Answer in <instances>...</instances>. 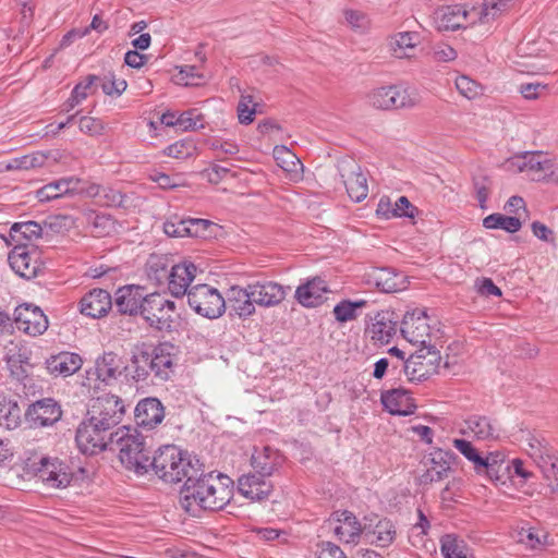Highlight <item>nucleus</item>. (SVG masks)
I'll use <instances>...</instances> for the list:
<instances>
[{
	"mask_svg": "<svg viewBox=\"0 0 558 558\" xmlns=\"http://www.w3.org/2000/svg\"><path fill=\"white\" fill-rule=\"evenodd\" d=\"M232 496L233 481L221 473H204L201 463L196 466V474L184 482L179 502L186 513L199 518L205 511L222 510Z\"/></svg>",
	"mask_w": 558,
	"mask_h": 558,
	"instance_id": "f257e3e1",
	"label": "nucleus"
},
{
	"mask_svg": "<svg viewBox=\"0 0 558 558\" xmlns=\"http://www.w3.org/2000/svg\"><path fill=\"white\" fill-rule=\"evenodd\" d=\"M112 451H118L121 464L136 473L144 475L149 470L150 450L146 446L145 438L136 429L129 426H121L114 430L111 438Z\"/></svg>",
	"mask_w": 558,
	"mask_h": 558,
	"instance_id": "f03ea898",
	"label": "nucleus"
},
{
	"mask_svg": "<svg viewBox=\"0 0 558 558\" xmlns=\"http://www.w3.org/2000/svg\"><path fill=\"white\" fill-rule=\"evenodd\" d=\"M199 460L182 452L173 445L159 448L155 456L150 457L149 469H153L159 478L167 483H179L190 475L196 474Z\"/></svg>",
	"mask_w": 558,
	"mask_h": 558,
	"instance_id": "7ed1b4c3",
	"label": "nucleus"
},
{
	"mask_svg": "<svg viewBox=\"0 0 558 558\" xmlns=\"http://www.w3.org/2000/svg\"><path fill=\"white\" fill-rule=\"evenodd\" d=\"M493 15H484V2L480 8L472 7L470 10L461 4L445 5L434 13V21L438 31H456L477 22L488 23Z\"/></svg>",
	"mask_w": 558,
	"mask_h": 558,
	"instance_id": "20e7f679",
	"label": "nucleus"
},
{
	"mask_svg": "<svg viewBox=\"0 0 558 558\" xmlns=\"http://www.w3.org/2000/svg\"><path fill=\"white\" fill-rule=\"evenodd\" d=\"M441 355L435 345H424L411 353L403 365V372L411 383H422L438 372Z\"/></svg>",
	"mask_w": 558,
	"mask_h": 558,
	"instance_id": "39448f33",
	"label": "nucleus"
},
{
	"mask_svg": "<svg viewBox=\"0 0 558 558\" xmlns=\"http://www.w3.org/2000/svg\"><path fill=\"white\" fill-rule=\"evenodd\" d=\"M187 303L198 315L216 319L226 312V300L221 293L209 284H196L187 292Z\"/></svg>",
	"mask_w": 558,
	"mask_h": 558,
	"instance_id": "423d86ee",
	"label": "nucleus"
},
{
	"mask_svg": "<svg viewBox=\"0 0 558 558\" xmlns=\"http://www.w3.org/2000/svg\"><path fill=\"white\" fill-rule=\"evenodd\" d=\"M175 312V303L160 293H150L142 305L141 316L147 325L158 331L172 329V314Z\"/></svg>",
	"mask_w": 558,
	"mask_h": 558,
	"instance_id": "0eeeda50",
	"label": "nucleus"
},
{
	"mask_svg": "<svg viewBox=\"0 0 558 558\" xmlns=\"http://www.w3.org/2000/svg\"><path fill=\"white\" fill-rule=\"evenodd\" d=\"M367 101L377 109L389 110L412 108L417 104L416 94L410 87L402 85L381 86L367 95Z\"/></svg>",
	"mask_w": 558,
	"mask_h": 558,
	"instance_id": "6e6552de",
	"label": "nucleus"
},
{
	"mask_svg": "<svg viewBox=\"0 0 558 558\" xmlns=\"http://www.w3.org/2000/svg\"><path fill=\"white\" fill-rule=\"evenodd\" d=\"M123 413L122 401L116 396L106 395L92 400L87 416L95 426L101 427L107 433H113L112 429L121 422Z\"/></svg>",
	"mask_w": 558,
	"mask_h": 558,
	"instance_id": "1a4fd4ad",
	"label": "nucleus"
},
{
	"mask_svg": "<svg viewBox=\"0 0 558 558\" xmlns=\"http://www.w3.org/2000/svg\"><path fill=\"white\" fill-rule=\"evenodd\" d=\"M505 168L511 172H525L532 181H545L553 168V160L542 151H525L506 160Z\"/></svg>",
	"mask_w": 558,
	"mask_h": 558,
	"instance_id": "9d476101",
	"label": "nucleus"
},
{
	"mask_svg": "<svg viewBox=\"0 0 558 558\" xmlns=\"http://www.w3.org/2000/svg\"><path fill=\"white\" fill-rule=\"evenodd\" d=\"M31 469L50 488H65L73 478L71 468L58 458L41 457L31 464Z\"/></svg>",
	"mask_w": 558,
	"mask_h": 558,
	"instance_id": "9b49d317",
	"label": "nucleus"
},
{
	"mask_svg": "<svg viewBox=\"0 0 558 558\" xmlns=\"http://www.w3.org/2000/svg\"><path fill=\"white\" fill-rule=\"evenodd\" d=\"M113 434L95 426V423L87 417L80 424L75 441L84 454H96L104 450H110Z\"/></svg>",
	"mask_w": 558,
	"mask_h": 558,
	"instance_id": "f8f14e48",
	"label": "nucleus"
},
{
	"mask_svg": "<svg viewBox=\"0 0 558 558\" xmlns=\"http://www.w3.org/2000/svg\"><path fill=\"white\" fill-rule=\"evenodd\" d=\"M40 253L33 243L14 244L9 253L8 262L12 270L22 278L31 279L37 276L40 269Z\"/></svg>",
	"mask_w": 558,
	"mask_h": 558,
	"instance_id": "ddd939ff",
	"label": "nucleus"
},
{
	"mask_svg": "<svg viewBox=\"0 0 558 558\" xmlns=\"http://www.w3.org/2000/svg\"><path fill=\"white\" fill-rule=\"evenodd\" d=\"M338 171L352 201L359 203L367 197V179L362 172L360 165L353 158L340 159L338 161Z\"/></svg>",
	"mask_w": 558,
	"mask_h": 558,
	"instance_id": "4468645a",
	"label": "nucleus"
},
{
	"mask_svg": "<svg viewBox=\"0 0 558 558\" xmlns=\"http://www.w3.org/2000/svg\"><path fill=\"white\" fill-rule=\"evenodd\" d=\"M402 337L414 345L430 344V326L425 311L415 308L407 312L401 323Z\"/></svg>",
	"mask_w": 558,
	"mask_h": 558,
	"instance_id": "2eb2a0df",
	"label": "nucleus"
},
{
	"mask_svg": "<svg viewBox=\"0 0 558 558\" xmlns=\"http://www.w3.org/2000/svg\"><path fill=\"white\" fill-rule=\"evenodd\" d=\"M14 326L25 335L37 337L48 329L49 322L40 307L24 303L14 310Z\"/></svg>",
	"mask_w": 558,
	"mask_h": 558,
	"instance_id": "dca6fc26",
	"label": "nucleus"
},
{
	"mask_svg": "<svg viewBox=\"0 0 558 558\" xmlns=\"http://www.w3.org/2000/svg\"><path fill=\"white\" fill-rule=\"evenodd\" d=\"M178 347L171 342L165 341L156 345L149 343V353H151L153 374L159 380H168L174 372L178 356Z\"/></svg>",
	"mask_w": 558,
	"mask_h": 558,
	"instance_id": "f3484780",
	"label": "nucleus"
},
{
	"mask_svg": "<svg viewBox=\"0 0 558 558\" xmlns=\"http://www.w3.org/2000/svg\"><path fill=\"white\" fill-rule=\"evenodd\" d=\"M60 404L52 398H44L29 404L25 418L31 427L51 426L61 418Z\"/></svg>",
	"mask_w": 558,
	"mask_h": 558,
	"instance_id": "a211bd4d",
	"label": "nucleus"
},
{
	"mask_svg": "<svg viewBox=\"0 0 558 558\" xmlns=\"http://www.w3.org/2000/svg\"><path fill=\"white\" fill-rule=\"evenodd\" d=\"M457 456L448 450L435 449L428 453L424 464L426 472L422 475V482H439L448 476L451 465L456 462Z\"/></svg>",
	"mask_w": 558,
	"mask_h": 558,
	"instance_id": "6ab92c4d",
	"label": "nucleus"
},
{
	"mask_svg": "<svg viewBox=\"0 0 558 558\" xmlns=\"http://www.w3.org/2000/svg\"><path fill=\"white\" fill-rule=\"evenodd\" d=\"M251 295L255 305L263 307H274L279 305L290 290V287H284L275 281H256L248 283Z\"/></svg>",
	"mask_w": 558,
	"mask_h": 558,
	"instance_id": "aec40b11",
	"label": "nucleus"
},
{
	"mask_svg": "<svg viewBox=\"0 0 558 558\" xmlns=\"http://www.w3.org/2000/svg\"><path fill=\"white\" fill-rule=\"evenodd\" d=\"M145 289L141 286L129 284L119 288L114 294V306L120 314L140 315L146 300Z\"/></svg>",
	"mask_w": 558,
	"mask_h": 558,
	"instance_id": "412c9836",
	"label": "nucleus"
},
{
	"mask_svg": "<svg viewBox=\"0 0 558 558\" xmlns=\"http://www.w3.org/2000/svg\"><path fill=\"white\" fill-rule=\"evenodd\" d=\"M197 267L190 260L171 266L167 278L168 289L175 298L187 295L189 287L196 276Z\"/></svg>",
	"mask_w": 558,
	"mask_h": 558,
	"instance_id": "4be33fe9",
	"label": "nucleus"
},
{
	"mask_svg": "<svg viewBox=\"0 0 558 558\" xmlns=\"http://www.w3.org/2000/svg\"><path fill=\"white\" fill-rule=\"evenodd\" d=\"M134 415L137 426L150 430L163 421L165 408L159 399L148 397L137 403Z\"/></svg>",
	"mask_w": 558,
	"mask_h": 558,
	"instance_id": "5701e85b",
	"label": "nucleus"
},
{
	"mask_svg": "<svg viewBox=\"0 0 558 558\" xmlns=\"http://www.w3.org/2000/svg\"><path fill=\"white\" fill-rule=\"evenodd\" d=\"M380 401L383 407L393 415L407 416L416 410L411 392L402 387L383 391Z\"/></svg>",
	"mask_w": 558,
	"mask_h": 558,
	"instance_id": "b1692460",
	"label": "nucleus"
},
{
	"mask_svg": "<svg viewBox=\"0 0 558 558\" xmlns=\"http://www.w3.org/2000/svg\"><path fill=\"white\" fill-rule=\"evenodd\" d=\"M337 523L332 529L339 541L345 543H355L364 534V526L357 521L356 517L348 511H337L329 519V524Z\"/></svg>",
	"mask_w": 558,
	"mask_h": 558,
	"instance_id": "393cba45",
	"label": "nucleus"
},
{
	"mask_svg": "<svg viewBox=\"0 0 558 558\" xmlns=\"http://www.w3.org/2000/svg\"><path fill=\"white\" fill-rule=\"evenodd\" d=\"M82 365V356L69 351L51 354L45 361L48 374L53 377H69L80 371Z\"/></svg>",
	"mask_w": 558,
	"mask_h": 558,
	"instance_id": "a878e982",
	"label": "nucleus"
},
{
	"mask_svg": "<svg viewBox=\"0 0 558 558\" xmlns=\"http://www.w3.org/2000/svg\"><path fill=\"white\" fill-rule=\"evenodd\" d=\"M250 286L242 288L232 286L228 292L226 300V310H230V315H236L239 318L246 319L255 313V303Z\"/></svg>",
	"mask_w": 558,
	"mask_h": 558,
	"instance_id": "bb28decb",
	"label": "nucleus"
},
{
	"mask_svg": "<svg viewBox=\"0 0 558 558\" xmlns=\"http://www.w3.org/2000/svg\"><path fill=\"white\" fill-rule=\"evenodd\" d=\"M113 302L110 293L104 289H93L80 301V311L92 318H100L112 308Z\"/></svg>",
	"mask_w": 558,
	"mask_h": 558,
	"instance_id": "cd10ccee",
	"label": "nucleus"
},
{
	"mask_svg": "<svg viewBox=\"0 0 558 558\" xmlns=\"http://www.w3.org/2000/svg\"><path fill=\"white\" fill-rule=\"evenodd\" d=\"M238 490L252 501H262L270 496L272 484L257 473H248L239 477Z\"/></svg>",
	"mask_w": 558,
	"mask_h": 558,
	"instance_id": "c85d7f7f",
	"label": "nucleus"
},
{
	"mask_svg": "<svg viewBox=\"0 0 558 558\" xmlns=\"http://www.w3.org/2000/svg\"><path fill=\"white\" fill-rule=\"evenodd\" d=\"M81 180L76 177L61 178L50 182L36 192V197L40 203H47L72 195L81 191Z\"/></svg>",
	"mask_w": 558,
	"mask_h": 558,
	"instance_id": "c756f323",
	"label": "nucleus"
},
{
	"mask_svg": "<svg viewBox=\"0 0 558 558\" xmlns=\"http://www.w3.org/2000/svg\"><path fill=\"white\" fill-rule=\"evenodd\" d=\"M149 353V343L138 342L131 351L130 372L136 381H145L153 374V361Z\"/></svg>",
	"mask_w": 558,
	"mask_h": 558,
	"instance_id": "7c9ffc66",
	"label": "nucleus"
},
{
	"mask_svg": "<svg viewBox=\"0 0 558 558\" xmlns=\"http://www.w3.org/2000/svg\"><path fill=\"white\" fill-rule=\"evenodd\" d=\"M326 292H328L326 281L315 277L296 288L295 299L304 307H316L324 302Z\"/></svg>",
	"mask_w": 558,
	"mask_h": 558,
	"instance_id": "2f4dec72",
	"label": "nucleus"
},
{
	"mask_svg": "<svg viewBox=\"0 0 558 558\" xmlns=\"http://www.w3.org/2000/svg\"><path fill=\"white\" fill-rule=\"evenodd\" d=\"M87 374L88 378L95 375L98 380L109 385L122 374L121 360L113 352H105L96 360L94 368L88 371Z\"/></svg>",
	"mask_w": 558,
	"mask_h": 558,
	"instance_id": "473e14b6",
	"label": "nucleus"
},
{
	"mask_svg": "<svg viewBox=\"0 0 558 558\" xmlns=\"http://www.w3.org/2000/svg\"><path fill=\"white\" fill-rule=\"evenodd\" d=\"M369 282L385 293L401 291L405 288L404 276L388 267L374 269L369 275Z\"/></svg>",
	"mask_w": 558,
	"mask_h": 558,
	"instance_id": "72a5a7b5",
	"label": "nucleus"
},
{
	"mask_svg": "<svg viewBox=\"0 0 558 558\" xmlns=\"http://www.w3.org/2000/svg\"><path fill=\"white\" fill-rule=\"evenodd\" d=\"M59 150L34 151L32 154L14 158L8 163V170H31L52 166L59 158Z\"/></svg>",
	"mask_w": 558,
	"mask_h": 558,
	"instance_id": "f704fd0d",
	"label": "nucleus"
},
{
	"mask_svg": "<svg viewBox=\"0 0 558 558\" xmlns=\"http://www.w3.org/2000/svg\"><path fill=\"white\" fill-rule=\"evenodd\" d=\"M417 32H399L389 40L392 56L397 59H411L415 57V49L421 44Z\"/></svg>",
	"mask_w": 558,
	"mask_h": 558,
	"instance_id": "c9c22d12",
	"label": "nucleus"
},
{
	"mask_svg": "<svg viewBox=\"0 0 558 558\" xmlns=\"http://www.w3.org/2000/svg\"><path fill=\"white\" fill-rule=\"evenodd\" d=\"M510 471V464L506 463L504 452L494 451L483 457V464L480 465L477 474L486 475L492 482L505 484L504 475Z\"/></svg>",
	"mask_w": 558,
	"mask_h": 558,
	"instance_id": "e433bc0d",
	"label": "nucleus"
},
{
	"mask_svg": "<svg viewBox=\"0 0 558 558\" xmlns=\"http://www.w3.org/2000/svg\"><path fill=\"white\" fill-rule=\"evenodd\" d=\"M499 427L487 416L472 415L464 422L463 433H470L480 440H493L499 437Z\"/></svg>",
	"mask_w": 558,
	"mask_h": 558,
	"instance_id": "4c0bfd02",
	"label": "nucleus"
},
{
	"mask_svg": "<svg viewBox=\"0 0 558 558\" xmlns=\"http://www.w3.org/2000/svg\"><path fill=\"white\" fill-rule=\"evenodd\" d=\"M251 464L255 473L263 477H268L281 464V457L277 450L270 447H264L262 450L254 451L251 458Z\"/></svg>",
	"mask_w": 558,
	"mask_h": 558,
	"instance_id": "58836bf2",
	"label": "nucleus"
},
{
	"mask_svg": "<svg viewBox=\"0 0 558 558\" xmlns=\"http://www.w3.org/2000/svg\"><path fill=\"white\" fill-rule=\"evenodd\" d=\"M364 535L366 539L377 547H388L396 537L395 524L388 519L378 520L372 525H364Z\"/></svg>",
	"mask_w": 558,
	"mask_h": 558,
	"instance_id": "ea45409f",
	"label": "nucleus"
},
{
	"mask_svg": "<svg viewBox=\"0 0 558 558\" xmlns=\"http://www.w3.org/2000/svg\"><path fill=\"white\" fill-rule=\"evenodd\" d=\"M83 219L94 236L110 235L117 230L116 220L108 214L88 209L83 213Z\"/></svg>",
	"mask_w": 558,
	"mask_h": 558,
	"instance_id": "a19ab883",
	"label": "nucleus"
},
{
	"mask_svg": "<svg viewBox=\"0 0 558 558\" xmlns=\"http://www.w3.org/2000/svg\"><path fill=\"white\" fill-rule=\"evenodd\" d=\"M369 327L372 339L381 343L389 342L396 332V324L391 319V314L389 312L377 313Z\"/></svg>",
	"mask_w": 558,
	"mask_h": 558,
	"instance_id": "79ce46f5",
	"label": "nucleus"
},
{
	"mask_svg": "<svg viewBox=\"0 0 558 558\" xmlns=\"http://www.w3.org/2000/svg\"><path fill=\"white\" fill-rule=\"evenodd\" d=\"M41 226L33 220L16 222L10 229V239L15 244L32 243L41 236Z\"/></svg>",
	"mask_w": 558,
	"mask_h": 558,
	"instance_id": "37998d69",
	"label": "nucleus"
},
{
	"mask_svg": "<svg viewBox=\"0 0 558 558\" xmlns=\"http://www.w3.org/2000/svg\"><path fill=\"white\" fill-rule=\"evenodd\" d=\"M22 411L16 401L0 395V426L12 430L21 424Z\"/></svg>",
	"mask_w": 558,
	"mask_h": 558,
	"instance_id": "c03bdc74",
	"label": "nucleus"
},
{
	"mask_svg": "<svg viewBox=\"0 0 558 558\" xmlns=\"http://www.w3.org/2000/svg\"><path fill=\"white\" fill-rule=\"evenodd\" d=\"M145 271L149 280L162 283L170 274L169 258L165 255L151 254L146 262Z\"/></svg>",
	"mask_w": 558,
	"mask_h": 558,
	"instance_id": "a18cd8bd",
	"label": "nucleus"
},
{
	"mask_svg": "<svg viewBox=\"0 0 558 558\" xmlns=\"http://www.w3.org/2000/svg\"><path fill=\"white\" fill-rule=\"evenodd\" d=\"M441 553L445 558H474L463 539L452 534L441 537Z\"/></svg>",
	"mask_w": 558,
	"mask_h": 558,
	"instance_id": "49530a36",
	"label": "nucleus"
},
{
	"mask_svg": "<svg viewBox=\"0 0 558 558\" xmlns=\"http://www.w3.org/2000/svg\"><path fill=\"white\" fill-rule=\"evenodd\" d=\"M483 226L486 229H501L509 233H515L521 229L522 222L519 217L492 214L484 218Z\"/></svg>",
	"mask_w": 558,
	"mask_h": 558,
	"instance_id": "de8ad7c7",
	"label": "nucleus"
},
{
	"mask_svg": "<svg viewBox=\"0 0 558 558\" xmlns=\"http://www.w3.org/2000/svg\"><path fill=\"white\" fill-rule=\"evenodd\" d=\"M29 360V354L25 351L9 356L7 364L11 376L19 381L26 379L32 368Z\"/></svg>",
	"mask_w": 558,
	"mask_h": 558,
	"instance_id": "09e8293b",
	"label": "nucleus"
},
{
	"mask_svg": "<svg viewBox=\"0 0 558 558\" xmlns=\"http://www.w3.org/2000/svg\"><path fill=\"white\" fill-rule=\"evenodd\" d=\"M544 477L548 481V486L553 492L558 493V454L554 449L542 461L537 463Z\"/></svg>",
	"mask_w": 558,
	"mask_h": 558,
	"instance_id": "8fccbe9b",
	"label": "nucleus"
},
{
	"mask_svg": "<svg viewBox=\"0 0 558 558\" xmlns=\"http://www.w3.org/2000/svg\"><path fill=\"white\" fill-rule=\"evenodd\" d=\"M367 304L364 300L350 301L343 300L333 307V315L336 320L347 323L357 317L356 311L365 307Z\"/></svg>",
	"mask_w": 558,
	"mask_h": 558,
	"instance_id": "3c124183",
	"label": "nucleus"
},
{
	"mask_svg": "<svg viewBox=\"0 0 558 558\" xmlns=\"http://www.w3.org/2000/svg\"><path fill=\"white\" fill-rule=\"evenodd\" d=\"M187 225L191 229L190 236L209 239L217 235L219 226L210 220L201 218H187Z\"/></svg>",
	"mask_w": 558,
	"mask_h": 558,
	"instance_id": "603ef678",
	"label": "nucleus"
},
{
	"mask_svg": "<svg viewBox=\"0 0 558 558\" xmlns=\"http://www.w3.org/2000/svg\"><path fill=\"white\" fill-rule=\"evenodd\" d=\"M96 78H97V76H95V75H88L83 82H80L77 85H75V87L73 88V90L71 93V96L64 104L66 111L72 110L78 104H81L84 99L87 98L88 89L93 86Z\"/></svg>",
	"mask_w": 558,
	"mask_h": 558,
	"instance_id": "864d4df0",
	"label": "nucleus"
},
{
	"mask_svg": "<svg viewBox=\"0 0 558 558\" xmlns=\"http://www.w3.org/2000/svg\"><path fill=\"white\" fill-rule=\"evenodd\" d=\"M554 448L549 445V442L538 436H530L527 439V448L526 452L527 454L534 460V462L537 464L539 461H542L546 456L551 452Z\"/></svg>",
	"mask_w": 558,
	"mask_h": 558,
	"instance_id": "5fc2aeb1",
	"label": "nucleus"
},
{
	"mask_svg": "<svg viewBox=\"0 0 558 558\" xmlns=\"http://www.w3.org/2000/svg\"><path fill=\"white\" fill-rule=\"evenodd\" d=\"M274 154L278 165L288 172H296L302 167L300 159L286 146H276Z\"/></svg>",
	"mask_w": 558,
	"mask_h": 558,
	"instance_id": "6e6d98bb",
	"label": "nucleus"
},
{
	"mask_svg": "<svg viewBox=\"0 0 558 558\" xmlns=\"http://www.w3.org/2000/svg\"><path fill=\"white\" fill-rule=\"evenodd\" d=\"M452 445L465 459L473 463V468L477 473L480 465L483 464V456L471 444V441L456 438L452 440Z\"/></svg>",
	"mask_w": 558,
	"mask_h": 558,
	"instance_id": "4d7b16f0",
	"label": "nucleus"
},
{
	"mask_svg": "<svg viewBox=\"0 0 558 558\" xmlns=\"http://www.w3.org/2000/svg\"><path fill=\"white\" fill-rule=\"evenodd\" d=\"M97 80L100 82L102 92L109 96H120L128 86L125 80L117 78L113 73L105 74L101 77H97Z\"/></svg>",
	"mask_w": 558,
	"mask_h": 558,
	"instance_id": "13d9d810",
	"label": "nucleus"
},
{
	"mask_svg": "<svg viewBox=\"0 0 558 558\" xmlns=\"http://www.w3.org/2000/svg\"><path fill=\"white\" fill-rule=\"evenodd\" d=\"M195 145L192 141L181 140L163 149V154L175 159H186L194 155Z\"/></svg>",
	"mask_w": 558,
	"mask_h": 558,
	"instance_id": "bf43d9fd",
	"label": "nucleus"
},
{
	"mask_svg": "<svg viewBox=\"0 0 558 558\" xmlns=\"http://www.w3.org/2000/svg\"><path fill=\"white\" fill-rule=\"evenodd\" d=\"M348 25L357 33H365L371 26V21L366 13L357 10L347 9L343 12Z\"/></svg>",
	"mask_w": 558,
	"mask_h": 558,
	"instance_id": "052dcab7",
	"label": "nucleus"
},
{
	"mask_svg": "<svg viewBox=\"0 0 558 558\" xmlns=\"http://www.w3.org/2000/svg\"><path fill=\"white\" fill-rule=\"evenodd\" d=\"M257 104L254 102L253 96L242 95L238 104V118L242 124H250L254 120Z\"/></svg>",
	"mask_w": 558,
	"mask_h": 558,
	"instance_id": "680f3d73",
	"label": "nucleus"
},
{
	"mask_svg": "<svg viewBox=\"0 0 558 558\" xmlns=\"http://www.w3.org/2000/svg\"><path fill=\"white\" fill-rule=\"evenodd\" d=\"M456 87L468 99H475L483 94L482 86L465 75L459 76L456 80Z\"/></svg>",
	"mask_w": 558,
	"mask_h": 558,
	"instance_id": "e2e57ef3",
	"label": "nucleus"
},
{
	"mask_svg": "<svg viewBox=\"0 0 558 558\" xmlns=\"http://www.w3.org/2000/svg\"><path fill=\"white\" fill-rule=\"evenodd\" d=\"M163 231L171 238H184L190 236L191 229L187 225V218L182 219L174 217L163 223Z\"/></svg>",
	"mask_w": 558,
	"mask_h": 558,
	"instance_id": "0e129e2a",
	"label": "nucleus"
},
{
	"mask_svg": "<svg viewBox=\"0 0 558 558\" xmlns=\"http://www.w3.org/2000/svg\"><path fill=\"white\" fill-rule=\"evenodd\" d=\"M204 128L202 114L196 110H187L179 114V129L181 131H196Z\"/></svg>",
	"mask_w": 558,
	"mask_h": 558,
	"instance_id": "69168bd1",
	"label": "nucleus"
},
{
	"mask_svg": "<svg viewBox=\"0 0 558 558\" xmlns=\"http://www.w3.org/2000/svg\"><path fill=\"white\" fill-rule=\"evenodd\" d=\"M473 186L481 208H485L492 189L490 179L484 174L475 175L473 178Z\"/></svg>",
	"mask_w": 558,
	"mask_h": 558,
	"instance_id": "338daca9",
	"label": "nucleus"
},
{
	"mask_svg": "<svg viewBox=\"0 0 558 558\" xmlns=\"http://www.w3.org/2000/svg\"><path fill=\"white\" fill-rule=\"evenodd\" d=\"M231 172V168L227 166H220L218 163H211L208 168L202 170L199 175L203 180L211 184H218L228 177Z\"/></svg>",
	"mask_w": 558,
	"mask_h": 558,
	"instance_id": "774afa93",
	"label": "nucleus"
}]
</instances>
